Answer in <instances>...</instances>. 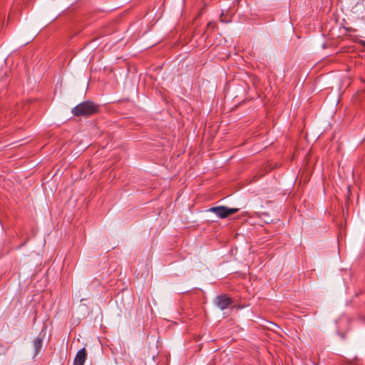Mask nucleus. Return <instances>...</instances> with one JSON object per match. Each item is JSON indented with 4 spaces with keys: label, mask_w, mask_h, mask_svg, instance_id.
<instances>
[{
    "label": "nucleus",
    "mask_w": 365,
    "mask_h": 365,
    "mask_svg": "<svg viewBox=\"0 0 365 365\" xmlns=\"http://www.w3.org/2000/svg\"><path fill=\"white\" fill-rule=\"evenodd\" d=\"M98 112V106L92 101H83L76 106L72 113L77 117L90 116Z\"/></svg>",
    "instance_id": "nucleus-1"
},
{
    "label": "nucleus",
    "mask_w": 365,
    "mask_h": 365,
    "mask_svg": "<svg viewBox=\"0 0 365 365\" xmlns=\"http://www.w3.org/2000/svg\"><path fill=\"white\" fill-rule=\"evenodd\" d=\"M361 44L365 47V41H362Z\"/></svg>",
    "instance_id": "nucleus-7"
},
{
    "label": "nucleus",
    "mask_w": 365,
    "mask_h": 365,
    "mask_svg": "<svg viewBox=\"0 0 365 365\" xmlns=\"http://www.w3.org/2000/svg\"><path fill=\"white\" fill-rule=\"evenodd\" d=\"M208 211L215 214L220 219H225L232 214L237 213L239 209L229 208L222 205L210 207Z\"/></svg>",
    "instance_id": "nucleus-2"
},
{
    "label": "nucleus",
    "mask_w": 365,
    "mask_h": 365,
    "mask_svg": "<svg viewBox=\"0 0 365 365\" xmlns=\"http://www.w3.org/2000/svg\"><path fill=\"white\" fill-rule=\"evenodd\" d=\"M87 357V353L85 348L81 349L76 354L74 359L73 365H83Z\"/></svg>",
    "instance_id": "nucleus-4"
},
{
    "label": "nucleus",
    "mask_w": 365,
    "mask_h": 365,
    "mask_svg": "<svg viewBox=\"0 0 365 365\" xmlns=\"http://www.w3.org/2000/svg\"><path fill=\"white\" fill-rule=\"evenodd\" d=\"M34 347L36 351L35 354L36 355L42 347V339L41 338L38 337L34 341Z\"/></svg>",
    "instance_id": "nucleus-5"
},
{
    "label": "nucleus",
    "mask_w": 365,
    "mask_h": 365,
    "mask_svg": "<svg viewBox=\"0 0 365 365\" xmlns=\"http://www.w3.org/2000/svg\"><path fill=\"white\" fill-rule=\"evenodd\" d=\"M233 303V299L227 294H222L217 296L215 299V304L221 310H225Z\"/></svg>",
    "instance_id": "nucleus-3"
},
{
    "label": "nucleus",
    "mask_w": 365,
    "mask_h": 365,
    "mask_svg": "<svg viewBox=\"0 0 365 365\" xmlns=\"http://www.w3.org/2000/svg\"><path fill=\"white\" fill-rule=\"evenodd\" d=\"M216 27V24L212 22H209L207 25V29L214 30Z\"/></svg>",
    "instance_id": "nucleus-6"
}]
</instances>
